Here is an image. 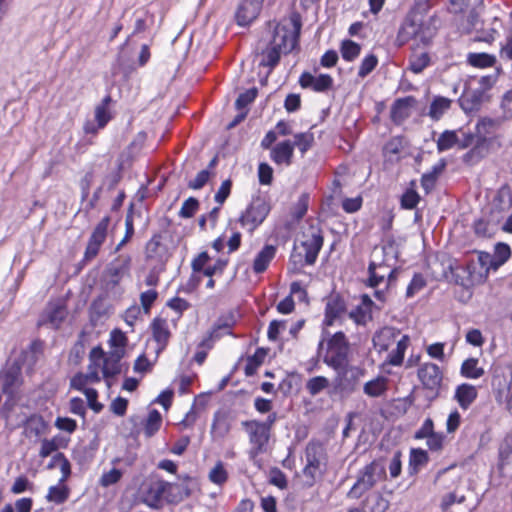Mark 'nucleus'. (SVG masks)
<instances>
[{
  "label": "nucleus",
  "instance_id": "obj_1",
  "mask_svg": "<svg viewBox=\"0 0 512 512\" xmlns=\"http://www.w3.org/2000/svg\"><path fill=\"white\" fill-rule=\"evenodd\" d=\"M299 36L300 34H264L255 48V52L262 56L259 65L273 70L281 55L290 53L298 46Z\"/></svg>",
  "mask_w": 512,
  "mask_h": 512
},
{
  "label": "nucleus",
  "instance_id": "obj_2",
  "mask_svg": "<svg viewBox=\"0 0 512 512\" xmlns=\"http://www.w3.org/2000/svg\"><path fill=\"white\" fill-rule=\"evenodd\" d=\"M385 476V466L380 461H372L358 472L357 480L347 493V497L359 499Z\"/></svg>",
  "mask_w": 512,
  "mask_h": 512
},
{
  "label": "nucleus",
  "instance_id": "obj_3",
  "mask_svg": "<svg viewBox=\"0 0 512 512\" xmlns=\"http://www.w3.org/2000/svg\"><path fill=\"white\" fill-rule=\"evenodd\" d=\"M350 344L343 332L332 335L328 341L323 356V362L332 369H342L349 366Z\"/></svg>",
  "mask_w": 512,
  "mask_h": 512
},
{
  "label": "nucleus",
  "instance_id": "obj_4",
  "mask_svg": "<svg viewBox=\"0 0 512 512\" xmlns=\"http://www.w3.org/2000/svg\"><path fill=\"white\" fill-rule=\"evenodd\" d=\"M242 426L248 434L252 446L249 450V457L254 460L258 455L267 451L271 433L267 431L265 425L260 424V421L257 420L243 421Z\"/></svg>",
  "mask_w": 512,
  "mask_h": 512
},
{
  "label": "nucleus",
  "instance_id": "obj_5",
  "mask_svg": "<svg viewBox=\"0 0 512 512\" xmlns=\"http://www.w3.org/2000/svg\"><path fill=\"white\" fill-rule=\"evenodd\" d=\"M302 238L301 247L305 252V263L313 265L324 243L322 229L319 225L310 224L308 229L303 232Z\"/></svg>",
  "mask_w": 512,
  "mask_h": 512
},
{
  "label": "nucleus",
  "instance_id": "obj_6",
  "mask_svg": "<svg viewBox=\"0 0 512 512\" xmlns=\"http://www.w3.org/2000/svg\"><path fill=\"white\" fill-rule=\"evenodd\" d=\"M270 206L265 199L257 197L252 200L246 211L240 217L242 226H248L249 231L256 229L267 217Z\"/></svg>",
  "mask_w": 512,
  "mask_h": 512
},
{
  "label": "nucleus",
  "instance_id": "obj_7",
  "mask_svg": "<svg viewBox=\"0 0 512 512\" xmlns=\"http://www.w3.org/2000/svg\"><path fill=\"white\" fill-rule=\"evenodd\" d=\"M333 370L336 372V376L332 381V393L344 396L354 392L359 370L351 366Z\"/></svg>",
  "mask_w": 512,
  "mask_h": 512
},
{
  "label": "nucleus",
  "instance_id": "obj_8",
  "mask_svg": "<svg viewBox=\"0 0 512 512\" xmlns=\"http://www.w3.org/2000/svg\"><path fill=\"white\" fill-rule=\"evenodd\" d=\"M433 16L418 9L411 10L406 16L401 32H427L438 29Z\"/></svg>",
  "mask_w": 512,
  "mask_h": 512
},
{
  "label": "nucleus",
  "instance_id": "obj_9",
  "mask_svg": "<svg viewBox=\"0 0 512 512\" xmlns=\"http://www.w3.org/2000/svg\"><path fill=\"white\" fill-rule=\"evenodd\" d=\"M264 0H242L236 10L235 19L240 27H247L257 19Z\"/></svg>",
  "mask_w": 512,
  "mask_h": 512
},
{
  "label": "nucleus",
  "instance_id": "obj_10",
  "mask_svg": "<svg viewBox=\"0 0 512 512\" xmlns=\"http://www.w3.org/2000/svg\"><path fill=\"white\" fill-rule=\"evenodd\" d=\"M109 223L110 217L105 216L95 227L85 250L84 259L86 261H90L97 256L101 245L106 239Z\"/></svg>",
  "mask_w": 512,
  "mask_h": 512
},
{
  "label": "nucleus",
  "instance_id": "obj_11",
  "mask_svg": "<svg viewBox=\"0 0 512 512\" xmlns=\"http://www.w3.org/2000/svg\"><path fill=\"white\" fill-rule=\"evenodd\" d=\"M418 378L424 388L437 392L441 385L443 375L438 365L425 363L418 369Z\"/></svg>",
  "mask_w": 512,
  "mask_h": 512
},
{
  "label": "nucleus",
  "instance_id": "obj_12",
  "mask_svg": "<svg viewBox=\"0 0 512 512\" xmlns=\"http://www.w3.org/2000/svg\"><path fill=\"white\" fill-rule=\"evenodd\" d=\"M67 311L60 303L49 304L40 316L38 325H50L51 328L57 329L66 318Z\"/></svg>",
  "mask_w": 512,
  "mask_h": 512
},
{
  "label": "nucleus",
  "instance_id": "obj_13",
  "mask_svg": "<svg viewBox=\"0 0 512 512\" xmlns=\"http://www.w3.org/2000/svg\"><path fill=\"white\" fill-rule=\"evenodd\" d=\"M299 83L302 88H311L316 92H326L333 85V78L328 74H320L315 77L305 72L300 76Z\"/></svg>",
  "mask_w": 512,
  "mask_h": 512
},
{
  "label": "nucleus",
  "instance_id": "obj_14",
  "mask_svg": "<svg viewBox=\"0 0 512 512\" xmlns=\"http://www.w3.org/2000/svg\"><path fill=\"white\" fill-rule=\"evenodd\" d=\"M179 479L181 480V483H172V485L177 488H175V490L170 493V496L167 497V502L169 503L176 504L188 498L197 486L196 480L188 475L181 476Z\"/></svg>",
  "mask_w": 512,
  "mask_h": 512
},
{
  "label": "nucleus",
  "instance_id": "obj_15",
  "mask_svg": "<svg viewBox=\"0 0 512 512\" xmlns=\"http://www.w3.org/2000/svg\"><path fill=\"white\" fill-rule=\"evenodd\" d=\"M490 138H485L476 134V138L472 148L463 156V161L467 164H475L483 159L489 153V146L491 144Z\"/></svg>",
  "mask_w": 512,
  "mask_h": 512
},
{
  "label": "nucleus",
  "instance_id": "obj_16",
  "mask_svg": "<svg viewBox=\"0 0 512 512\" xmlns=\"http://www.w3.org/2000/svg\"><path fill=\"white\" fill-rule=\"evenodd\" d=\"M305 458L307 466H316L326 468L327 454L323 444L311 441L305 450Z\"/></svg>",
  "mask_w": 512,
  "mask_h": 512
},
{
  "label": "nucleus",
  "instance_id": "obj_17",
  "mask_svg": "<svg viewBox=\"0 0 512 512\" xmlns=\"http://www.w3.org/2000/svg\"><path fill=\"white\" fill-rule=\"evenodd\" d=\"M130 266L131 257L125 254L119 255L108 267V274L110 276L109 282L114 286L117 285L120 280L129 273Z\"/></svg>",
  "mask_w": 512,
  "mask_h": 512
},
{
  "label": "nucleus",
  "instance_id": "obj_18",
  "mask_svg": "<svg viewBox=\"0 0 512 512\" xmlns=\"http://www.w3.org/2000/svg\"><path fill=\"white\" fill-rule=\"evenodd\" d=\"M153 338L157 342V353L163 351L171 337V332L167 320L163 318H155L151 323Z\"/></svg>",
  "mask_w": 512,
  "mask_h": 512
},
{
  "label": "nucleus",
  "instance_id": "obj_19",
  "mask_svg": "<svg viewBox=\"0 0 512 512\" xmlns=\"http://www.w3.org/2000/svg\"><path fill=\"white\" fill-rule=\"evenodd\" d=\"M395 272V270L389 271L387 265L370 262L368 267L369 286H378L385 280L386 276L388 277V283H391V281L395 279Z\"/></svg>",
  "mask_w": 512,
  "mask_h": 512
},
{
  "label": "nucleus",
  "instance_id": "obj_20",
  "mask_svg": "<svg viewBox=\"0 0 512 512\" xmlns=\"http://www.w3.org/2000/svg\"><path fill=\"white\" fill-rule=\"evenodd\" d=\"M294 152V145L291 141L286 140L278 143L271 149V159L277 165H286L289 166L292 163Z\"/></svg>",
  "mask_w": 512,
  "mask_h": 512
},
{
  "label": "nucleus",
  "instance_id": "obj_21",
  "mask_svg": "<svg viewBox=\"0 0 512 512\" xmlns=\"http://www.w3.org/2000/svg\"><path fill=\"white\" fill-rule=\"evenodd\" d=\"M416 103V100L412 96L397 99L391 108L392 120L400 124L410 115V108Z\"/></svg>",
  "mask_w": 512,
  "mask_h": 512
},
{
  "label": "nucleus",
  "instance_id": "obj_22",
  "mask_svg": "<svg viewBox=\"0 0 512 512\" xmlns=\"http://www.w3.org/2000/svg\"><path fill=\"white\" fill-rule=\"evenodd\" d=\"M100 381L99 371L94 365L88 366L87 373H77L70 382V386L76 390L82 391L88 383H97Z\"/></svg>",
  "mask_w": 512,
  "mask_h": 512
},
{
  "label": "nucleus",
  "instance_id": "obj_23",
  "mask_svg": "<svg viewBox=\"0 0 512 512\" xmlns=\"http://www.w3.org/2000/svg\"><path fill=\"white\" fill-rule=\"evenodd\" d=\"M400 335V330L394 327H384L373 336V343L381 350H387Z\"/></svg>",
  "mask_w": 512,
  "mask_h": 512
},
{
  "label": "nucleus",
  "instance_id": "obj_24",
  "mask_svg": "<svg viewBox=\"0 0 512 512\" xmlns=\"http://www.w3.org/2000/svg\"><path fill=\"white\" fill-rule=\"evenodd\" d=\"M389 502L379 493L368 495L362 502V512H386Z\"/></svg>",
  "mask_w": 512,
  "mask_h": 512
},
{
  "label": "nucleus",
  "instance_id": "obj_25",
  "mask_svg": "<svg viewBox=\"0 0 512 512\" xmlns=\"http://www.w3.org/2000/svg\"><path fill=\"white\" fill-rule=\"evenodd\" d=\"M477 390L473 385L461 384L456 388L455 399L461 408L467 409L476 399Z\"/></svg>",
  "mask_w": 512,
  "mask_h": 512
},
{
  "label": "nucleus",
  "instance_id": "obj_26",
  "mask_svg": "<svg viewBox=\"0 0 512 512\" xmlns=\"http://www.w3.org/2000/svg\"><path fill=\"white\" fill-rule=\"evenodd\" d=\"M345 302L339 297H332L326 304L325 308V321L327 325H332L333 322L342 316L345 312Z\"/></svg>",
  "mask_w": 512,
  "mask_h": 512
},
{
  "label": "nucleus",
  "instance_id": "obj_27",
  "mask_svg": "<svg viewBox=\"0 0 512 512\" xmlns=\"http://www.w3.org/2000/svg\"><path fill=\"white\" fill-rule=\"evenodd\" d=\"M451 105V99L443 96H435L430 104L428 116L432 120L438 121L450 109Z\"/></svg>",
  "mask_w": 512,
  "mask_h": 512
},
{
  "label": "nucleus",
  "instance_id": "obj_28",
  "mask_svg": "<svg viewBox=\"0 0 512 512\" xmlns=\"http://www.w3.org/2000/svg\"><path fill=\"white\" fill-rule=\"evenodd\" d=\"M276 247L273 245H266L256 256L253 263V270L255 273L264 272L269 263L275 257Z\"/></svg>",
  "mask_w": 512,
  "mask_h": 512
},
{
  "label": "nucleus",
  "instance_id": "obj_29",
  "mask_svg": "<svg viewBox=\"0 0 512 512\" xmlns=\"http://www.w3.org/2000/svg\"><path fill=\"white\" fill-rule=\"evenodd\" d=\"M161 235H154L146 244V257L147 259L163 261L166 254V248L161 242Z\"/></svg>",
  "mask_w": 512,
  "mask_h": 512
},
{
  "label": "nucleus",
  "instance_id": "obj_30",
  "mask_svg": "<svg viewBox=\"0 0 512 512\" xmlns=\"http://www.w3.org/2000/svg\"><path fill=\"white\" fill-rule=\"evenodd\" d=\"M19 377L20 367L17 365L11 366L0 378L2 391L6 394H13L14 387L19 384Z\"/></svg>",
  "mask_w": 512,
  "mask_h": 512
},
{
  "label": "nucleus",
  "instance_id": "obj_31",
  "mask_svg": "<svg viewBox=\"0 0 512 512\" xmlns=\"http://www.w3.org/2000/svg\"><path fill=\"white\" fill-rule=\"evenodd\" d=\"M302 22L299 13L293 11L289 16L282 19L274 32H301Z\"/></svg>",
  "mask_w": 512,
  "mask_h": 512
},
{
  "label": "nucleus",
  "instance_id": "obj_32",
  "mask_svg": "<svg viewBox=\"0 0 512 512\" xmlns=\"http://www.w3.org/2000/svg\"><path fill=\"white\" fill-rule=\"evenodd\" d=\"M409 342L410 338L408 335H403L401 339L397 341L396 349L392 350L388 355L387 361L390 365L399 366L402 364Z\"/></svg>",
  "mask_w": 512,
  "mask_h": 512
},
{
  "label": "nucleus",
  "instance_id": "obj_33",
  "mask_svg": "<svg viewBox=\"0 0 512 512\" xmlns=\"http://www.w3.org/2000/svg\"><path fill=\"white\" fill-rule=\"evenodd\" d=\"M429 64L430 57L427 52L414 50L409 61V68L413 73H421Z\"/></svg>",
  "mask_w": 512,
  "mask_h": 512
},
{
  "label": "nucleus",
  "instance_id": "obj_34",
  "mask_svg": "<svg viewBox=\"0 0 512 512\" xmlns=\"http://www.w3.org/2000/svg\"><path fill=\"white\" fill-rule=\"evenodd\" d=\"M69 494V488L64 483L59 482L58 485L49 488L46 500L55 504H62L68 499Z\"/></svg>",
  "mask_w": 512,
  "mask_h": 512
},
{
  "label": "nucleus",
  "instance_id": "obj_35",
  "mask_svg": "<svg viewBox=\"0 0 512 512\" xmlns=\"http://www.w3.org/2000/svg\"><path fill=\"white\" fill-rule=\"evenodd\" d=\"M162 416L156 409L149 412L147 419L144 422V434L146 437H152L161 427Z\"/></svg>",
  "mask_w": 512,
  "mask_h": 512
},
{
  "label": "nucleus",
  "instance_id": "obj_36",
  "mask_svg": "<svg viewBox=\"0 0 512 512\" xmlns=\"http://www.w3.org/2000/svg\"><path fill=\"white\" fill-rule=\"evenodd\" d=\"M501 125V120L492 119V118H482L476 124L475 130L476 134L485 136V138H489L488 136L493 134Z\"/></svg>",
  "mask_w": 512,
  "mask_h": 512
},
{
  "label": "nucleus",
  "instance_id": "obj_37",
  "mask_svg": "<svg viewBox=\"0 0 512 512\" xmlns=\"http://www.w3.org/2000/svg\"><path fill=\"white\" fill-rule=\"evenodd\" d=\"M177 488L172 485V483L158 480L154 482L150 487V493L152 494L154 500L159 501L162 498L167 500V497L170 496V493Z\"/></svg>",
  "mask_w": 512,
  "mask_h": 512
},
{
  "label": "nucleus",
  "instance_id": "obj_38",
  "mask_svg": "<svg viewBox=\"0 0 512 512\" xmlns=\"http://www.w3.org/2000/svg\"><path fill=\"white\" fill-rule=\"evenodd\" d=\"M360 51H361V46L358 43H356L350 39H345L341 42L340 52H341L342 58L345 61H348V62L354 61L359 56Z\"/></svg>",
  "mask_w": 512,
  "mask_h": 512
},
{
  "label": "nucleus",
  "instance_id": "obj_39",
  "mask_svg": "<svg viewBox=\"0 0 512 512\" xmlns=\"http://www.w3.org/2000/svg\"><path fill=\"white\" fill-rule=\"evenodd\" d=\"M385 377H377L364 385V393L370 397H379L387 389Z\"/></svg>",
  "mask_w": 512,
  "mask_h": 512
},
{
  "label": "nucleus",
  "instance_id": "obj_40",
  "mask_svg": "<svg viewBox=\"0 0 512 512\" xmlns=\"http://www.w3.org/2000/svg\"><path fill=\"white\" fill-rule=\"evenodd\" d=\"M461 374L466 378L478 379L484 374V370L478 367V359L469 358L463 362Z\"/></svg>",
  "mask_w": 512,
  "mask_h": 512
},
{
  "label": "nucleus",
  "instance_id": "obj_41",
  "mask_svg": "<svg viewBox=\"0 0 512 512\" xmlns=\"http://www.w3.org/2000/svg\"><path fill=\"white\" fill-rule=\"evenodd\" d=\"M330 385L328 378L324 376H315L307 380L305 388L311 396H316Z\"/></svg>",
  "mask_w": 512,
  "mask_h": 512
},
{
  "label": "nucleus",
  "instance_id": "obj_42",
  "mask_svg": "<svg viewBox=\"0 0 512 512\" xmlns=\"http://www.w3.org/2000/svg\"><path fill=\"white\" fill-rule=\"evenodd\" d=\"M26 430L35 436H40L46 432L47 423L42 416L34 414L27 419Z\"/></svg>",
  "mask_w": 512,
  "mask_h": 512
},
{
  "label": "nucleus",
  "instance_id": "obj_43",
  "mask_svg": "<svg viewBox=\"0 0 512 512\" xmlns=\"http://www.w3.org/2000/svg\"><path fill=\"white\" fill-rule=\"evenodd\" d=\"M467 61L474 67L486 68L493 66L496 62V58L487 53H470Z\"/></svg>",
  "mask_w": 512,
  "mask_h": 512
},
{
  "label": "nucleus",
  "instance_id": "obj_44",
  "mask_svg": "<svg viewBox=\"0 0 512 512\" xmlns=\"http://www.w3.org/2000/svg\"><path fill=\"white\" fill-rule=\"evenodd\" d=\"M511 256V249L505 243H498L495 246L493 260H494V270H497L501 265H503Z\"/></svg>",
  "mask_w": 512,
  "mask_h": 512
},
{
  "label": "nucleus",
  "instance_id": "obj_45",
  "mask_svg": "<svg viewBox=\"0 0 512 512\" xmlns=\"http://www.w3.org/2000/svg\"><path fill=\"white\" fill-rule=\"evenodd\" d=\"M326 468L307 466L303 469L304 483L306 486H313L323 476Z\"/></svg>",
  "mask_w": 512,
  "mask_h": 512
},
{
  "label": "nucleus",
  "instance_id": "obj_46",
  "mask_svg": "<svg viewBox=\"0 0 512 512\" xmlns=\"http://www.w3.org/2000/svg\"><path fill=\"white\" fill-rule=\"evenodd\" d=\"M458 137L455 131L443 132L437 140V149L439 152L449 150L454 145H457Z\"/></svg>",
  "mask_w": 512,
  "mask_h": 512
},
{
  "label": "nucleus",
  "instance_id": "obj_47",
  "mask_svg": "<svg viewBox=\"0 0 512 512\" xmlns=\"http://www.w3.org/2000/svg\"><path fill=\"white\" fill-rule=\"evenodd\" d=\"M349 317L358 325H365L372 319L371 310L365 306L358 305L350 313Z\"/></svg>",
  "mask_w": 512,
  "mask_h": 512
},
{
  "label": "nucleus",
  "instance_id": "obj_48",
  "mask_svg": "<svg viewBox=\"0 0 512 512\" xmlns=\"http://www.w3.org/2000/svg\"><path fill=\"white\" fill-rule=\"evenodd\" d=\"M228 474L223 462L218 461L209 472V480L215 484L222 485L227 481Z\"/></svg>",
  "mask_w": 512,
  "mask_h": 512
},
{
  "label": "nucleus",
  "instance_id": "obj_49",
  "mask_svg": "<svg viewBox=\"0 0 512 512\" xmlns=\"http://www.w3.org/2000/svg\"><path fill=\"white\" fill-rule=\"evenodd\" d=\"M122 357V352L116 355L115 359L106 358L102 367V372L105 378L112 377L120 372L119 360Z\"/></svg>",
  "mask_w": 512,
  "mask_h": 512
},
{
  "label": "nucleus",
  "instance_id": "obj_50",
  "mask_svg": "<svg viewBox=\"0 0 512 512\" xmlns=\"http://www.w3.org/2000/svg\"><path fill=\"white\" fill-rule=\"evenodd\" d=\"M478 264L480 265L483 272L479 273V281L485 279L490 269L494 270V260L492 255L486 252H481L478 255Z\"/></svg>",
  "mask_w": 512,
  "mask_h": 512
},
{
  "label": "nucleus",
  "instance_id": "obj_51",
  "mask_svg": "<svg viewBox=\"0 0 512 512\" xmlns=\"http://www.w3.org/2000/svg\"><path fill=\"white\" fill-rule=\"evenodd\" d=\"M127 337L126 335L118 329H115L111 332L110 344L112 347L116 348V355L122 352L124 354V347L127 345Z\"/></svg>",
  "mask_w": 512,
  "mask_h": 512
},
{
  "label": "nucleus",
  "instance_id": "obj_52",
  "mask_svg": "<svg viewBox=\"0 0 512 512\" xmlns=\"http://www.w3.org/2000/svg\"><path fill=\"white\" fill-rule=\"evenodd\" d=\"M198 209L199 201L194 197H189L187 200L184 201L179 211V216L181 218H191L195 215Z\"/></svg>",
  "mask_w": 512,
  "mask_h": 512
},
{
  "label": "nucleus",
  "instance_id": "obj_53",
  "mask_svg": "<svg viewBox=\"0 0 512 512\" xmlns=\"http://www.w3.org/2000/svg\"><path fill=\"white\" fill-rule=\"evenodd\" d=\"M230 430L229 423L224 417L215 416L212 424V434L218 438H224Z\"/></svg>",
  "mask_w": 512,
  "mask_h": 512
},
{
  "label": "nucleus",
  "instance_id": "obj_54",
  "mask_svg": "<svg viewBox=\"0 0 512 512\" xmlns=\"http://www.w3.org/2000/svg\"><path fill=\"white\" fill-rule=\"evenodd\" d=\"M378 59L375 55L371 54L365 57L358 70V76L361 78H365L368 74H370L375 67L377 66Z\"/></svg>",
  "mask_w": 512,
  "mask_h": 512
},
{
  "label": "nucleus",
  "instance_id": "obj_55",
  "mask_svg": "<svg viewBox=\"0 0 512 512\" xmlns=\"http://www.w3.org/2000/svg\"><path fill=\"white\" fill-rule=\"evenodd\" d=\"M257 89L251 88L243 93H241L236 99L235 106L238 110H242L246 108L250 103L254 101L257 96Z\"/></svg>",
  "mask_w": 512,
  "mask_h": 512
},
{
  "label": "nucleus",
  "instance_id": "obj_56",
  "mask_svg": "<svg viewBox=\"0 0 512 512\" xmlns=\"http://www.w3.org/2000/svg\"><path fill=\"white\" fill-rule=\"evenodd\" d=\"M53 460H54L55 463L59 464V467H60V470H61V473H62V477L60 478L59 481H60V483H64L68 479L70 474H71L70 462L64 456L63 453H57L54 456Z\"/></svg>",
  "mask_w": 512,
  "mask_h": 512
},
{
  "label": "nucleus",
  "instance_id": "obj_57",
  "mask_svg": "<svg viewBox=\"0 0 512 512\" xmlns=\"http://www.w3.org/2000/svg\"><path fill=\"white\" fill-rule=\"evenodd\" d=\"M269 481L280 489H286L288 486L286 475L278 468H272L270 470Z\"/></svg>",
  "mask_w": 512,
  "mask_h": 512
},
{
  "label": "nucleus",
  "instance_id": "obj_58",
  "mask_svg": "<svg viewBox=\"0 0 512 512\" xmlns=\"http://www.w3.org/2000/svg\"><path fill=\"white\" fill-rule=\"evenodd\" d=\"M228 264L227 259H218L213 265L207 266L203 270V275L206 277H213L215 275H222Z\"/></svg>",
  "mask_w": 512,
  "mask_h": 512
},
{
  "label": "nucleus",
  "instance_id": "obj_59",
  "mask_svg": "<svg viewBox=\"0 0 512 512\" xmlns=\"http://www.w3.org/2000/svg\"><path fill=\"white\" fill-rule=\"evenodd\" d=\"M313 139L312 134L299 133L295 135V142L293 145L297 146L302 153H305L311 147Z\"/></svg>",
  "mask_w": 512,
  "mask_h": 512
},
{
  "label": "nucleus",
  "instance_id": "obj_60",
  "mask_svg": "<svg viewBox=\"0 0 512 512\" xmlns=\"http://www.w3.org/2000/svg\"><path fill=\"white\" fill-rule=\"evenodd\" d=\"M308 200L309 197L307 194L301 195L300 198L298 199V202L296 203L292 210V215L296 220H300L306 214L308 210Z\"/></svg>",
  "mask_w": 512,
  "mask_h": 512
},
{
  "label": "nucleus",
  "instance_id": "obj_61",
  "mask_svg": "<svg viewBox=\"0 0 512 512\" xmlns=\"http://www.w3.org/2000/svg\"><path fill=\"white\" fill-rule=\"evenodd\" d=\"M419 200L420 196L418 195V193L410 189L403 194L401 198V205L405 209H413L417 206Z\"/></svg>",
  "mask_w": 512,
  "mask_h": 512
},
{
  "label": "nucleus",
  "instance_id": "obj_62",
  "mask_svg": "<svg viewBox=\"0 0 512 512\" xmlns=\"http://www.w3.org/2000/svg\"><path fill=\"white\" fill-rule=\"evenodd\" d=\"M426 281L421 274H415L407 287L406 296L413 297L417 292L424 288Z\"/></svg>",
  "mask_w": 512,
  "mask_h": 512
},
{
  "label": "nucleus",
  "instance_id": "obj_63",
  "mask_svg": "<svg viewBox=\"0 0 512 512\" xmlns=\"http://www.w3.org/2000/svg\"><path fill=\"white\" fill-rule=\"evenodd\" d=\"M26 490L32 491L33 484L25 476H20V477L16 478L11 487V492L13 494H20Z\"/></svg>",
  "mask_w": 512,
  "mask_h": 512
},
{
  "label": "nucleus",
  "instance_id": "obj_64",
  "mask_svg": "<svg viewBox=\"0 0 512 512\" xmlns=\"http://www.w3.org/2000/svg\"><path fill=\"white\" fill-rule=\"evenodd\" d=\"M259 182L263 185H269L273 179V169L267 163H260L258 167Z\"/></svg>",
  "mask_w": 512,
  "mask_h": 512
}]
</instances>
